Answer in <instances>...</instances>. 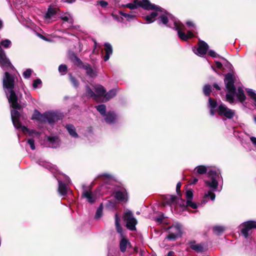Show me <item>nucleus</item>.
Instances as JSON below:
<instances>
[{
  "instance_id": "8fccbe9b",
  "label": "nucleus",
  "mask_w": 256,
  "mask_h": 256,
  "mask_svg": "<svg viewBox=\"0 0 256 256\" xmlns=\"http://www.w3.org/2000/svg\"><path fill=\"white\" fill-rule=\"evenodd\" d=\"M250 140L252 144L256 146V138L254 136H251L250 137Z\"/></svg>"
},
{
  "instance_id": "5701e85b",
  "label": "nucleus",
  "mask_w": 256,
  "mask_h": 256,
  "mask_svg": "<svg viewBox=\"0 0 256 256\" xmlns=\"http://www.w3.org/2000/svg\"><path fill=\"white\" fill-rule=\"evenodd\" d=\"M106 55L104 56V60L107 61L112 53V48L111 44L108 42L104 44Z\"/></svg>"
},
{
  "instance_id": "864d4df0",
  "label": "nucleus",
  "mask_w": 256,
  "mask_h": 256,
  "mask_svg": "<svg viewBox=\"0 0 256 256\" xmlns=\"http://www.w3.org/2000/svg\"><path fill=\"white\" fill-rule=\"evenodd\" d=\"M167 256H174V254L173 252H169Z\"/></svg>"
},
{
  "instance_id": "6ab92c4d",
  "label": "nucleus",
  "mask_w": 256,
  "mask_h": 256,
  "mask_svg": "<svg viewBox=\"0 0 256 256\" xmlns=\"http://www.w3.org/2000/svg\"><path fill=\"white\" fill-rule=\"evenodd\" d=\"M190 247L197 252H200L204 251V246L201 244H196V242L192 241L189 242Z\"/></svg>"
},
{
  "instance_id": "dca6fc26",
  "label": "nucleus",
  "mask_w": 256,
  "mask_h": 256,
  "mask_svg": "<svg viewBox=\"0 0 256 256\" xmlns=\"http://www.w3.org/2000/svg\"><path fill=\"white\" fill-rule=\"evenodd\" d=\"M58 10V9L52 6H50L44 16L45 20L47 22H50L51 20L55 18Z\"/></svg>"
},
{
  "instance_id": "7ed1b4c3",
  "label": "nucleus",
  "mask_w": 256,
  "mask_h": 256,
  "mask_svg": "<svg viewBox=\"0 0 256 256\" xmlns=\"http://www.w3.org/2000/svg\"><path fill=\"white\" fill-rule=\"evenodd\" d=\"M235 80V76L231 73H228L225 76L224 83L227 90L226 99L230 103L234 102L235 97H236L238 100L242 102L246 99L244 92L241 88H238V92H236V88L234 84Z\"/></svg>"
},
{
  "instance_id": "6e6552de",
  "label": "nucleus",
  "mask_w": 256,
  "mask_h": 256,
  "mask_svg": "<svg viewBox=\"0 0 256 256\" xmlns=\"http://www.w3.org/2000/svg\"><path fill=\"white\" fill-rule=\"evenodd\" d=\"M86 96L88 98H92L93 99L96 101H99V99L100 97H102L104 96V94L106 93V90L104 88V87L100 84L96 85L94 88V91L95 92H94L90 88L86 86Z\"/></svg>"
},
{
  "instance_id": "b1692460",
  "label": "nucleus",
  "mask_w": 256,
  "mask_h": 256,
  "mask_svg": "<svg viewBox=\"0 0 256 256\" xmlns=\"http://www.w3.org/2000/svg\"><path fill=\"white\" fill-rule=\"evenodd\" d=\"M127 194L125 190H118L115 192L114 197L120 201H124L126 200Z\"/></svg>"
},
{
  "instance_id": "58836bf2",
  "label": "nucleus",
  "mask_w": 256,
  "mask_h": 256,
  "mask_svg": "<svg viewBox=\"0 0 256 256\" xmlns=\"http://www.w3.org/2000/svg\"><path fill=\"white\" fill-rule=\"evenodd\" d=\"M32 73V70L30 68H28L23 72V76L25 78H30Z\"/></svg>"
},
{
  "instance_id": "f257e3e1",
  "label": "nucleus",
  "mask_w": 256,
  "mask_h": 256,
  "mask_svg": "<svg viewBox=\"0 0 256 256\" xmlns=\"http://www.w3.org/2000/svg\"><path fill=\"white\" fill-rule=\"evenodd\" d=\"M126 6L131 10L140 6L145 10H153L150 14L144 17L146 24H150L158 20L159 24H162L167 27L174 28L178 32L179 38L183 40L186 41L194 36L191 31H188L186 34L184 32L185 26L182 23L164 10L151 4L148 0H134L133 3L128 4Z\"/></svg>"
},
{
  "instance_id": "cd10ccee",
  "label": "nucleus",
  "mask_w": 256,
  "mask_h": 256,
  "mask_svg": "<svg viewBox=\"0 0 256 256\" xmlns=\"http://www.w3.org/2000/svg\"><path fill=\"white\" fill-rule=\"evenodd\" d=\"M84 68L86 70V74L90 77H94L96 76V72L93 70L92 68L89 64L84 65Z\"/></svg>"
},
{
  "instance_id": "2f4dec72",
  "label": "nucleus",
  "mask_w": 256,
  "mask_h": 256,
  "mask_svg": "<svg viewBox=\"0 0 256 256\" xmlns=\"http://www.w3.org/2000/svg\"><path fill=\"white\" fill-rule=\"evenodd\" d=\"M97 110L102 115H106V106L104 104H100L96 106Z\"/></svg>"
},
{
  "instance_id": "20e7f679",
  "label": "nucleus",
  "mask_w": 256,
  "mask_h": 256,
  "mask_svg": "<svg viewBox=\"0 0 256 256\" xmlns=\"http://www.w3.org/2000/svg\"><path fill=\"white\" fill-rule=\"evenodd\" d=\"M208 174L209 179L206 180L204 183L206 186L210 190L204 192L202 200L204 204L206 202L209 198L212 200H215L216 195L214 192L218 190V182L221 178L218 170H210L208 171Z\"/></svg>"
},
{
  "instance_id": "c756f323",
  "label": "nucleus",
  "mask_w": 256,
  "mask_h": 256,
  "mask_svg": "<svg viewBox=\"0 0 256 256\" xmlns=\"http://www.w3.org/2000/svg\"><path fill=\"white\" fill-rule=\"evenodd\" d=\"M38 162L40 165L44 166V168L50 170H53L54 169V166H52V164H50L48 162H47L45 161L40 160V161H38Z\"/></svg>"
},
{
  "instance_id": "37998d69",
  "label": "nucleus",
  "mask_w": 256,
  "mask_h": 256,
  "mask_svg": "<svg viewBox=\"0 0 256 256\" xmlns=\"http://www.w3.org/2000/svg\"><path fill=\"white\" fill-rule=\"evenodd\" d=\"M177 200V197L175 196H170L168 200L169 204H174Z\"/></svg>"
},
{
  "instance_id": "bb28decb",
  "label": "nucleus",
  "mask_w": 256,
  "mask_h": 256,
  "mask_svg": "<svg viewBox=\"0 0 256 256\" xmlns=\"http://www.w3.org/2000/svg\"><path fill=\"white\" fill-rule=\"evenodd\" d=\"M246 92H248V95L254 100V104L256 106V93L253 90L250 88L247 89ZM254 122L256 123V116H254Z\"/></svg>"
},
{
  "instance_id": "f8f14e48",
  "label": "nucleus",
  "mask_w": 256,
  "mask_h": 256,
  "mask_svg": "<svg viewBox=\"0 0 256 256\" xmlns=\"http://www.w3.org/2000/svg\"><path fill=\"white\" fill-rule=\"evenodd\" d=\"M124 220L126 222V226L128 230H136V226L138 222L136 218L134 216L132 212L127 211L125 212Z\"/></svg>"
},
{
  "instance_id": "f704fd0d",
  "label": "nucleus",
  "mask_w": 256,
  "mask_h": 256,
  "mask_svg": "<svg viewBox=\"0 0 256 256\" xmlns=\"http://www.w3.org/2000/svg\"><path fill=\"white\" fill-rule=\"evenodd\" d=\"M42 86V82L40 78H36L33 81L32 86L34 88H40Z\"/></svg>"
},
{
  "instance_id": "4be33fe9",
  "label": "nucleus",
  "mask_w": 256,
  "mask_h": 256,
  "mask_svg": "<svg viewBox=\"0 0 256 256\" xmlns=\"http://www.w3.org/2000/svg\"><path fill=\"white\" fill-rule=\"evenodd\" d=\"M32 118L40 122H45V113L42 114L38 110H35Z\"/></svg>"
},
{
  "instance_id": "c03bdc74",
  "label": "nucleus",
  "mask_w": 256,
  "mask_h": 256,
  "mask_svg": "<svg viewBox=\"0 0 256 256\" xmlns=\"http://www.w3.org/2000/svg\"><path fill=\"white\" fill-rule=\"evenodd\" d=\"M208 55L214 58L219 57V56L215 52L212 50H210L208 52Z\"/></svg>"
},
{
  "instance_id": "ea45409f",
  "label": "nucleus",
  "mask_w": 256,
  "mask_h": 256,
  "mask_svg": "<svg viewBox=\"0 0 256 256\" xmlns=\"http://www.w3.org/2000/svg\"><path fill=\"white\" fill-rule=\"evenodd\" d=\"M70 80L71 81V82L72 83V85L76 87L77 88L78 86V80L73 77L71 74L70 75Z\"/></svg>"
},
{
  "instance_id": "a878e982",
  "label": "nucleus",
  "mask_w": 256,
  "mask_h": 256,
  "mask_svg": "<svg viewBox=\"0 0 256 256\" xmlns=\"http://www.w3.org/2000/svg\"><path fill=\"white\" fill-rule=\"evenodd\" d=\"M116 116L113 112H108L105 115V121L108 124L114 123L116 120Z\"/></svg>"
},
{
  "instance_id": "13d9d810",
  "label": "nucleus",
  "mask_w": 256,
  "mask_h": 256,
  "mask_svg": "<svg viewBox=\"0 0 256 256\" xmlns=\"http://www.w3.org/2000/svg\"><path fill=\"white\" fill-rule=\"evenodd\" d=\"M3 24L2 20H0V29H1L2 28Z\"/></svg>"
},
{
  "instance_id": "09e8293b",
  "label": "nucleus",
  "mask_w": 256,
  "mask_h": 256,
  "mask_svg": "<svg viewBox=\"0 0 256 256\" xmlns=\"http://www.w3.org/2000/svg\"><path fill=\"white\" fill-rule=\"evenodd\" d=\"M181 186H182V184L180 182H178L176 184V190L178 194L180 192V188L181 187Z\"/></svg>"
},
{
  "instance_id": "aec40b11",
  "label": "nucleus",
  "mask_w": 256,
  "mask_h": 256,
  "mask_svg": "<svg viewBox=\"0 0 256 256\" xmlns=\"http://www.w3.org/2000/svg\"><path fill=\"white\" fill-rule=\"evenodd\" d=\"M82 196L86 198L87 201L90 204L94 203L96 201L95 196L90 191H84Z\"/></svg>"
},
{
  "instance_id": "603ef678",
  "label": "nucleus",
  "mask_w": 256,
  "mask_h": 256,
  "mask_svg": "<svg viewBox=\"0 0 256 256\" xmlns=\"http://www.w3.org/2000/svg\"><path fill=\"white\" fill-rule=\"evenodd\" d=\"M213 86H214V88H216V90H220V87L219 86L218 84H214Z\"/></svg>"
},
{
  "instance_id": "72a5a7b5",
  "label": "nucleus",
  "mask_w": 256,
  "mask_h": 256,
  "mask_svg": "<svg viewBox=\"0 0 256 256\" xmlns=\"http://www.w3.org/2000/svg\"><path fill=\"white\" fill-rule=\"evenodd\" d=\"M102 210H103L102 204H101L96 210V216H95V218L96 219L100 218V217L102 216Z\"/></svg>"
},
{
  "instance_id": "6e6d98bb",
  "label": "nucleus",
  "mask_w": 256,
  "mask_h": 256,
  "mask_svg": "<svg viewBox=\"0 0 256 256\" xmlns=\"http://www.w3.org/2000/svg\"><path fill=\"white\" fill-rule=\"evenodd\" d=\"M74 58L75 60H76V61L78 62V63H80L81 62V60H80V59L79 58H78V57L76 56H74Z\"/></svg>"
},
{
  "instance_id": "0eeeda50",
  "label": "nucleus",
  "mask_w": 256,
  "mask_h": 256,
  "mask_svg": "<svg viewBox=\"0 0 256 256\" xmlns=\"http://www.w3.org/2000/svg\"><path fill=\"white\" fill-rule=\"evenodd\" d=\"M11 45L10 40L6 39L0 42V66L4 70L7 68H11L12 64L9 60L6 58L4 50L2 48V46L5 48H9Z\"/></svg>"
},
{
  "instance_id": "4d7b16f0",
  "label": "nucleus",
  "mask_w": 256,
  "mask_h": 256,
  "mask_svg": "<svg viewBox=\"0 0 256 256\" xmlns=\"http://www.w3.org/2000/svg\"><path fill=\"white\" fill-rule=\"evenodd\" d=\"M76 0H65L66 2L68 3H72L74 2H75Z\"/></svg>"
},
{
  "instance_id": "5fc2aeb1",
  "label": "nucleus",
  "mask_w": 256,
  "mask_h": 256,
  "mask_svg": "<svg viewBox=\"0 0 256 256\" xmlns=\"http://www.w3.org/2000/svg\"><path fill=\"white\" fill-rule=\"evenodd\" d=\"M198 179L196 178H194L192 182H191V184H195L198 182Z\"/></svg>"
},
{
  "instance_id": "4c0bfd02",
  "label": "nucleus",
  "mask_w": 256,
  "mask_h": 256,
  "mask_svg": "<svg viewBox=\"0 0 256 256\" xmlns=\"http://www.w3.org/2000/svg\"><path fill=\"white\" fill-rule=\"evenodd\" d=\"M120 14L122 16L126 18L128 20H132L136 16L135 14H128L124 13V12H120Z\"/></svg>"
},
{
  "instance_id": "473e14b6",
  "label": "nucleus",
  "mask_w": 256,
  "mask_h": 256,
  "mask_svg": "<svg viewBox=\"0 0 256 256\" xmlns=\"http://www.w3.org/2000/svg\"><path fill=\"white\" fill-rule=\"evenodd\" d=\"M224 227L222 226H215L213 228L214 232L218 235H219L224 230Z\"/></svg>"
},
{
  "instance_id": "2eb2a0df",
  "label": "nucleus",
  "mask_w": 256,
  "mask_h": 256,
  "mask_svg": "<svg viewBox=\"0 0 256 256\" xmlns=\"http://www.w3.org/2000/svg\"><path fill=\"white\" fill-rule=\"evenodd\" d=\"M186 204L184 200H182V204H180V206H182L184 207L190 206L194 209L196 208H198L197 204L195 202H192V200L193 198L192 191L191 190H188L186 192Z\"/></svg>"
},
{
  "instance_id": "9d476101",
  "label": "nucleus",
  "mask_w": 256,
  "mask_h": 256,
  "mask_svg": "<svg viewBox=\"0 0 256 256\" xmlns=\"http://www.w3.org/2000/svg\"><path fill=\"white\" fill-rule=\"evenodd\" d=\"M169 234L167 238L170 240H174L182 236V226L179 224H175L169 228Z\"/></svg>"
},
{
  "instance_id": "a19ab883",
  "label": "nucleus",
  "mask_w": 256,
  "mask_h": 256,
  "mask_svg": "<svg viewBox=\"0 0 256 256\" xmlns=\"http://www.w3.org/2000/svg\"><path fill=\"white\" fill-rule=\"evenodd\" d=\"M67 70V67L65 64H60L58 67V70L62 74L65 73Z\"/></svg>"
},
{
  "instance_id": "393cba45",
  "label": "nucleus",
  "mask_w": 256,
  "mask_h": 256,
  "mask_svg": "<svg viewBox=\"0 0 256 256\" xmlns=\"http://www.w3.org/2000/svg\"><path fill=\"white\" fill-rule=\"evenodd\" d=\"M120 218L117 214H115V224L116 230L118 233L121 237H124V235L122 232V228L120 226Z\"/></svg>"
},
{
  "instance_id": "680f3d73",
  "label": "nucleus",
  "mask_w": 256,
  "mask_h": 256,
  "mask_svg": "<svg viewBox=\"0 0 256 256\" xmlns=\"http://www.w3.org/2000/svg\"><path fill=\"white\" fill-rule=\"evenodd\" d=\"M158 221H162V219H161V218H158Z\"/></svg>"
},
{
  "instance_id": "f03ea898",
  "label": "nucleus",
  "mask_w": 256,
  "mask_h": 256,
  "mask_svg": "<svg viewBox=\"0 0 256 256\" xmlns=\"http://www.w3.org/2000/svg\"><path fill=\"white\" fill-rule=\"evenodd\" d=\"M14 76L10 74L8 72H6L2 79L4 90L10 106L13 108L19 110L22 108L21 105L18 102L22 96L16 94L14 91Z\"/></svg>"
},
{
  "instance_id": "3c124183",
  "label": "nucleus",
  "mask_w": 256,
  "mask_h": 256,
  "mask_svg": "<svg viewBox=\"0 0 256 256\" xmlns=\"http://www.w3.org/2000/svg\"><path fill=\"white\" fill-rule=\"evenodd\" d=\"M216 67L218 68H220L222 66V63L218 61L216 62Z\"/></svg>"
},
{
  "instance_id": "a211bd4d",
  "label": "nucleus",
  "mask_w": 256,
  "mask_h": 256,
  "mask_svg": "<svg viewBox=\"0 0 256 256\" xmlns=\"http://www.w3.org/2000/svg\"><path fill=\"white\" fill-rule=\"evenodd\" d=\"M122 238L121 239L120 242V248L122 252H124L128 248L130 247L131 244L128 239L124 238V237Z\"/></svg>"
},
{
  "instance_id": "a18cd8bd",
  "label": "nucleus",
  "mask_w": 256,
  "mask_h": 256,
  "mask_svg": "<svg viewBox=\"0 0 256 256\" xmlns=\"http://www.w3.org/2000/svg\"><path fill=\"white\" fill-rule=\"evenodd\" d=\"M186 24L189 28H196L194 24L192 21H188L186 22Z\"/></svg>"
},
{
  "instance_id": "e433bc0d",
  "label": "nucleus",
  "mask_w": 256,
  "mask_h": 256,
  "mask_svg": "<svg viewBox=\"0 0 256 256\" xmlns=\"http://www.w3.org/2000/svg\"><path fill=\"white\" fill-rule=\"evenodd\" d=\"M211 92V86L209 84L205 85L204 88V92L206 96H208Z\"/></svg>"
},
{
  "instance_id": "39448f33",
  "label": "nucleus",
  "mask_w": 256,
  "mask_h": 256,
  "mask_svg": "<svg viewBox=\"0 0 256 256\" xmlns=\"http://www.w3.org/2000/svg\"><path fill=\"white\" fill-rule=\"evenodd\" d=\"M208 107L210 109V114L213 116L218 112L221 116H224L228 118H232L235 114L234 110L230 109L223 104L218 106L217 102L211 98H208Z\"/></svg>"
},
{
  "instance_id": "bf43d9fd",
  "label": "nucleus",
  "mask_w": 256,
  "mask_h": 256,
  "mask_svg": "<svg viewBox=\"0 0 256 256\" xmlns=\"http://www.w3.org/2000/svg\"><path fill=\"white\" fill-rule=\"evenodd\" d=\"M211 68H212V69L214 72H216V70L215 68H214V66H211Z\"/></svg>"
},
{
  "instance_id": "1a4fd4ad",
  "label": "nucleus",
  "mask_w": 256,
  "mask_h": 256,
  "mask_svg": "<svg viewBox=\"0 0 256 256\" xmlns=\"http://www.w3.org/2000/svg\"><path fill=\"white\" fill-rule=\"evenodd\" d=\"M58 183V190L62 196H65L68 191L66 184L70 182V178L64 174H60L58 176H56Z\"/></svg>"
},
{
  "instance_id": "c85d7f7f",
  "label": "nucleus",
  "mask_w": 256,
  "mask_h": 256,
  "mask_svg": "<svg viewBox=\"0 0 256 256\" xmlns=\"http://www.w3.org/2000/svg\"><path fill=\"white\" fill-rule=\"evenodd\" d=\"M208 171V168L204 166H198L194 169V172L198 174H206Z\"/></svg>"
},
{
  "instance_id": "49530a36",
  "label": "nucleus",
  "mask_w": 256,
  "mask_h": 256,
  "mask_svg": "<svg viewBox=\"0 0 256 256\" xmlns=\"http://www.w3.org/2000/svg\"><path fill=\"white\" fill-rule=\"evenodd\" d=\"M100 176L104 177L106 180H110L112 178V176L110 174L106 173L101 174Z\"/></svg>"
},
{
  "instance_id": "79ce46f5",
  "label": "nucleus",
  "mask_w": 256,
  "mask_h": 256,
  "mask_svg": "<svg viewBox=\"0 0 256 256\" xmlns=\"http://www.w3.org/2000/svg\"><path fill=\"white\" fill-rule=\"evenodd\" d=\"M28 144L30 145L32 150H35L34 141L33 139H28Z\"/></svg>"
},
{
  "instance_id": "7c9ffc66",
  "label": "nucleus",
  "mask_w": 256,
  "mask_h": 256,
  "mask_svg": "<svg viewBox=\"0 0 256 256\" xmlns=\"http://www.w3.org/2000/svg\"><path fill=\"white\" fill-rule=\"evenodd\" d=\"M116 90H111L108 92L104 94V98L106 100H108L114 98L116 94Z\"/></svg>"
},
{
  "instance_id": "f3484780",
  "label": "nucleus",
  "mask_w": 256,
  "mask_h": 256,
  "mask_svg": "<svg viewBox=\"0 0 256 256\" xmlns=\"http://www.w3.org/2000/svg\"><path fill=\"white\" fill-rule=\"evenodd\" d=\"M47 140L49 142L50 146L52 148H56L60 146V140L58 136H48Z\"/></svg>"
},
{
  "instance_id": "423d86ee",
  "label": "nucleus",
  "mask_w": 256,
  "mask_h": 256,
  "mask_svg": "<svg viewBox=\"0 0 256 256\" xmlns=\"http://www.w3.org/2000/svg\"><path fill=\"white\" fill-rule=\"evenodd\" d=\"M20 112L16 110H11V118L14 126L16 128H21L24 132H28L30 136H39L40 133L34 130H30L25 126H22V124L20 122Z\"/></svg>"
},
{
  "instance_id": "ddd939ff",
  "label": "nucleus",
  "mask_w": 256,
  "mask_h": 256,
  "mask_svg": "<svg viewBox=\"0 0 256 256\" xmlns=\"http://www.w3.org/2000/svg\"><path fill=\"white\" fill-rule=\"evenodd\" d=\"M208 44L203 40H200L197 47H194L192 51L196 54L202 56L208 52Z\"/></svg>"
},
{
  "instance_id": "4468645a",
  "label": "nucleus",
  "mask_w": 256,
  "mask_h": 256,
  "mask_svg": "<svg viewBox=\"0 0 256 256\" xmlns=\"http://www.w3.org/2000/svg\"><path fill=\"white\" fill-rule=\"evenodd\" d=\"M63 116L60 113L55 112H45V122H47L50 124H52L54 122L62 118Z\"/></svg>"
},
{
  "instance_id": "de8ad7c7",
  "label": "nucleus",
  "mask_w": 256,
  "mask_h": 256,
  "mask_svg": "<svg viewBox=\"0 0 256 256\" xmlns=\"http://www.w3.org/2000/svg\"><path fill=\"white\" fill-rule=\"evenodd\" d=\"M99 4L100 5V6L103 8L106 7L108 4L106 2L104 1V0L100 1Z\"/></svg>"
},
{
  "instance_id": "9b49d317",
  "label": "nucleus",
  "mask_w": 256,
  "mask_h": 256,
  "mask_svg": "<svg viewBox=\"0 0 256 256\" xmlns=\"http://www.w3.org/2000/svg\"><path fill=\"white\" fill-rule=\"evenodd\" d=\"M241 232L245 238H247L252 232V228H256V222L250 220L240 225Z\"/></svg>"
},
{
  "instance_id": "052dcab7",
  "label": "nucleus",
  "mask_w": 256,
  "mask_h": 256,
  "mask_svg": "<svg viewBox=\"0 0 256 256\" xmlns=\"http://www.w3.org/2000/svg\"><path fill=\"white\" fill-rule=\"evenodd\" d=\"M40 36L41 38H42V39L45 40L44 38L42 36L40 35Z\"/></svg>"
},
{
  "instance_id": "c9c22d12",
  "label": "nucleus",
  "mask_w": 256,
  "mask_h": 256,
  "mask_svg": "<svg viewBox=\"0 0 256 256\" xmlns=\"http://www.w3.org/2000/svg\"><path fill=\"white\" fill-rule=\"evenodd\" d=\"M61 18L64 22H70V23L72 22V18L71 16L68 14H62L61 16Z\"/></svg>"
},
{
  "instance_id": "412c9836",
  "label": "nucleus",
  "mask_w": 256,
  "mask_h": 256,
  "mask_svg": "<svg viewBox=\"0 0 256 256\" xmlns=\"http://www.w3.org/2000/svg\"><path fill=\"white\" fill-rule=\"evenodd\" d=\"M66 128L72 137L74 138H78V134H77L76 128L74 125L72 124H68L66 126Z\"/></svg>"
}]
</instances>
